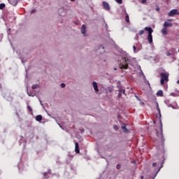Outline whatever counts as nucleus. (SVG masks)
I'll return each mask as SVG.
<instances>
[{"label":"nucleus","instance_id":"f257e3e1","mask_svg":"<svg viewBox=\"0 0 179 179\" xmlns=\"http://www.w3.org/2000/svg\"><path fill=\"white\" fill-rule=\"evenodd\" d=\"M138 64L136 59L128 55L122 57V61L119 63V66L120 69H128L129 65L131 66H135Z\"/></svg>","mask_w":179,"mask_h":179},{"label":"nucleus","instance_id":"f03ea898","mask_svg":"<svg viewBox=\"0 0 179 179\" xmlns=\"http://www.w3.org/2000/svg\"><path fill=\"white\" fill-rule=\"evenodd\" d=\"M144 30H145V31H148V40L150 44H152L153 43V36H152V33H153V29L150 27H145L144 28Z\"/></svg>","mask_w":179,"mask_h":179},{"label":"nucleus","instance_id":"7ed1b4c3","mask_svg":"<svg viewBox=\"0 0 179 179\" xmlns=\"http://www.w3.org/2000/svg\"><path fill=\"white\" fill-rule=\"evenodd\" d=\"M169 76L168 73H161V85H164V82H169Z\"/></svg>","mask_w":179,"mask_h":179},{"label":"nucleus","instance_id":"20e7f679","mask_svg":"<svg viewBox=\"0 0 179 179\" xmlns=\"http://www.w3.org/2000/svg\"><path fill=\"white\" fill-rule=\"evenodd\" d=\"M95 51H96V54H98V55H100L104 54L106 52V48H104V46H103L101 45H99L96 48Z\"/></svg>","mask_w":179,"mask_h":179},{"label":"nucleus","instance_id":"39448f33","mask_svg":"<svg viewBox=\"0 0 179 179\" xmlns=\"http://www.w3.org/2000/svg\"><path fill=\"white\" fill-rule=\"evenodd\" d=\"M157 136L158 138H160V139H163V124L161 123V127L159 131L157 130Z\"/></svg>","mask_w":179,"mask_h":179},{"label":"nucleus","instance_id":"423d86ee","mask_svg":"<svg viewBox=\"0 0 179 179\" xmlns=\"http://www.w3.org/2000/svg\"><path fill=\"white\" fill-rule=\"evenodd\" d=\"M175 15H179V12L178 9H173L171 10L168 16H170L171 17H173V16H175Z\"/></svg>","mask_w":179,"mask_h":179},{"label":"nucleus","instance_id":"0eeeda50","mask_svg":"<svg viewBox=\"0 0 179 179\" xmlns=\"http://www.w3.org/2000/svg\"><path fill=\"white\" fill-rule=\"evenodd\" d=\"M122 94H124V96H127V94H125V90L122 88H120L119 93L117 95L118 99H121V97H122Z\"/></svg>","mask_w":179,"mask_h":179},{"label":"nucleus","instance_id":"6e6552de","mask_svg":"<svg viewBox=\"0 0 179 179\" xmlns=\"http://www.w3.org/2000/svg\"><path fill=\"white\" fill-rule=\"evenodd\" d=\"M102 5L105 10H110V9H111V8L110 7V4L106 1H103Z\"/></svg>","mask_w":179,"mask_h":179},{"label":"nucleus","instance_id":"1a4fd4ad","mask_svg":"<svg viewBox=\"0 0 179 179\" xmlns=\"http://www.w3.org/2000/svg\"><path fill=\"white\" fill-rule=\"evenodd\" d=\"M92 87L95 90L96 93L99 92V85L95 81L92 83Z\"/></svg>","mask_w":179,"mask_h":179},{"label":"nucleus","instance_id":"9d476101","mask_svg":"<svg viewBox=\"0 0 179 179\" xmlns=\"http://www.w3.org/2000/svg\"><path fill=\"white\" fill-rule=\"evenodd\" d=\"M81 33L83 34L84 37H86L87 36L86 34V25L83 24L81 27Z\"/></svg>","mask_w":179,"mask_h":179},{"label":"nucleus","instance_id":"9b49d317","mask_svg":"<svg viewBox=\"0 0 179 179\" xmlns=\"http://www.w3.org/2000/svg\"><path fill=\"white\" fill-rule=\"evenodd\" d=\"M173 27V24L171 22H165L164 23V27H165L166 29H167V27Z\"/></svg>","mask_w":179,"mask_h":179},{"label":"nucleus","instance_id":"f8f14e48","mask_svg":"<svg viewBox=\"0 0 179 179\" xmlns=\"http://www.w3.org/2000/svg\"><path fill=\"white\" fill-rule=\"evenodd\" d=\"M8 1L13 6H16L17 5V0H8Z\"/></svg>","mask_w":179,"mask_h":179},{"label":"nucleus","instance_id":"ddd939ff","mask_svg":"<svg viewBox=\"0 0 179 179\" xmlns=\"http://www.w3.org/2000/svg\"><path fill=\"white\" fill-rule=\"evenodd\" d=\"M75 152H76V153H80L79 143H75Z\"/></svg>","mask_w":179,"mask_h":179},{"label":"nucleus","instance_id":"4468645a","mask_svg":"<svg viewBox=\"0 0 179 179\" xmlns=\"http://www.w3.org/2000/svg\"><path fill=\"white\" fill-rule=\"evenodd\" d=\"M59 13L60 16H65V9L60 8L59 10Z\"/></svg>","mask_w":179,"mask_h":179},{"label":"nucleus","instance_id":"2eb2a0df","mask_svg":"<svg viewBox=\"0 0 179 179\" xmlns=\"http://www.w3.org/2000/svg\"><path fill=\"white\" fill-rule=\"evenodd\" d=\"M124 13H125V14H126V22H127V23H129V15H128V13H127V10L126 9H124Z\"/></svg>","mask_w":179,"mask_h":179},{"label":"nucleus","instance_id":"dca6fc26","mask_svg":"<svg viewBox=\"0 0 179 179\" xmlns=\"http://www.w3.org/2000/svg\"><path fill=\"white\" fill-rule=\"evenodd\" d=\"M162 34H164V36L167 35V29L166 27L163 28L162 29Z\"/></svg>","mask_w":179,"mask_h":179},{"label":"nucleus","instance_id":"f3484780","mask_svg":"<svg viewBox=\"0 0 179 179\" xmlns=\"http://www.w3.org/2000/svg\"><path fill=\"white\" fill-rule=\"evenodd\" d=\"M157 96H160V97H163V91L162 90H159L157 92Z\"/></svg>","mask_w":179,"mask_h":179},{"label":"nucleus","instance_id":"a211bd4d","mask_svg":"<svg viewBox=\"0 0 179 179\" xmlns=\"http://www.w3.org/2000/svg\"><path fill=\"white\" fill-rule=\"evenodd\" d=\"M36 120L37 121H41V120H43V116L41 115H38L36 117Z\"/></svg>","mask_w":179,"mask_h":179},{"label":"nucleus","instance_id":"6ab92c4d","mask_svg":"<svg viewBox=\"0 0 179 179\" xmlns=\"http://www.w3.org/2000/svg\"><path fill=\"white\" fill-rule=\"evenodd\" d=\"M157 111L160 115V117H162V113H160V108H159V103H157Z\"/></svg>","mask_w":179,"mask_h":179},{"label":"nucleus","instance_id":"aec40b11","mask_svg":"<svg viewBox=\"0 0 179 179\" xmlns=\"http://www.w3.org/2000/svg\"><path fill=\"white\" fill-rule=\"evenodd\" d=\"M122 129H123V132H128V129H127V126H122Z\"/></svg>","mask_w":179,"mask_h":179},{"label":"nucleus","instance_id":"412c9836","mask_svg":"<svg viewBox=\"0 0 179 179\" xmlns=\"http://www.w3.org/2000/svg\"><path fill=\"white\" fill-rule=\"evenodd\" d=\"M27 94H28V96H29L31 97H34V96H35L34 94L29 92V90L28 89H27Z\"/></svg>","mask_w":179,"mask_h":179},{"label":"nucleus","instance_id":"4be33fe9","mask_svg":"<svg viewBox=\"0 0 179 179\" xmlns=\"http://www.w3.org/2000/svg\"><path fill=\"white\" fill-rule=\"evenodd\" d=\"M38 84H34L32 85V89H37L38 87Z\"/></svg>","mask_w":179,"mask_h":179},{"label":"nucleus","instance_id":"5701e85b","mask_svg":"<svg viewBox=\"0 0 179 179\" xmlns=\"http://www.w3.org/2000/svg\"><path fill=\"white\" fill-rule=\"evenodd\" d=\"M3 8H5V3H1L0 4V9H3Z\"/></svg>","mask_w":179,"mask_h":179},{"label":"nucleus","instance_id":"b1692460","mask_svg":"<svg viewBox=\"0 0 179 179\" xmlns=\"http://www.w3.org/2000/svg\"><path fill=\"white\" fill-rule=\"evenodd\" d=\"M144 33H145V31L141 30V31H139L138 34H139L140 36H142V35H143Z\"/></svg>","mask_w":179,"mask_h":179},{"label":"nucleus","instance_id":"393cba45","mask_svg":"<svg viewBox=\"0 0 179 179\" xmlns=\"http://www.w3.org/2000/svg\"><path fill=\"white\" fill-rule=\"evenodd\" d=\"M115 1L117 2V3H119L120 5L122 3V0H115Z\"/></svg>","mask_w":179,"mask_h":179},{"label":"nucleus","instance_id":"a878e982","mask_svg":"<svg viewBox=\"0 0 179 179\" xmlns=\"http://www.w3.org/2000/svg\"><path fill=\"white\" fill-rule=\"evenodd\" d=\"M160 169H162V167H160L158 171H157V173H155L154 178L152 179H155L156 178V176H157V173H159V171H160Z\"/></svg>","mask_w":179,"mask_h":179},{"label":"nucleus","instance_id":"bb28decb","mask_svg":"<svg viewBox=\"0 0 179 179\" xmlns=\"http://www.w3.org/2000/svg\"><path fill=\"white\" fill-rule=\"evenodd\" d=\"M113 128H114V130H115V131H118V126L115 125V126L113 127Z\"/></svg>","mask_w":179,"mask_h":179},{"label":"nucleus","instance_id":"cd10ccee","mask_svg":"<svg viewBox=\"0 0 179 179\" xmlns=\"http://www.w3.org/2000/svg\"><path fill=\"white\" fill-rule=\"evenodd\" d=\"M155 10H157V12H160V8H159V6H157Z\"/></svg>","mask_w":179,"mask_h":179},{"label":"nucleus","instance_id":"c85d7f7f","mask_svg":"<svg viewBox=\"0 0 179 179\" xmlns=\"http://www.w3.org/2000/svg\"><path fill=\"white\" fill-rule=\"evenodd\" d=\"M116 168H117V170H120V169H121V165L120 164H117L116 166Z\"/></svg>","mask_w":179,"mask_h":179},{"label":"nucleus","instance_id":"c756f323","mask_svg":"<svg viewBox=\"0 0 179 179\" xmlns=\"http://www.w3.org/2000/svg\"><path fill=\"white\" fill-rule=\"evenodd\" d=\"M60 86H61V87L62 88V89H64V87H65V83H62L61 85H60Z\"/></svg>","mask_w":179,"mask_h":179},{"label":"nucleus","instance_id":"7c9ffc66","mask_svg":"<svg viewBox=\"0 0 179 179\" xmlns=\"http://www.w3.org/2000/svg\"><path fill=\"white\" fill-rule=\"evenodd\" d=\"M134 52H136V47L135 45L133 46Z\"/></svg>","mask_w":179,"mask_h":179},{"label":"nucleus","instance_id":"2f4dec72","mask_svg":"<svg viewBox=\"0 0 179 179\" xmlns=\"http://www.w3.org/2000/svg\"><path fill=\"white\" fill-rule=\"evenodd\" d=\"M166 55L168 56V57H170V55H171V54L170 53V52H167L166 53Z\"/></svg>","mask_w":179,"mask_h":179},{"label":"nucleus","instance_id":"473e14b6","mask_svg":"<svg viewBox=\"0 0 179 179\" xmlns=\"http://www.w3.org/2000/svg\"><path fill=\"white\" fill-rule=\"evenodd\" d=\"M31 13H36V9H33V10L31 11Z\"/></svg>","mask_w":179,"mask_h":179},{"label":"nucleus","instance_id":"72a5a7b5","mask_svg":"<svg viewBox=\"0 0 179 179\" xmlns=\"http://www.w3.org/2000/svg\"><path fill=\"white\" fill-rule=\"evenodd\" d=\"M147 1L148 0H142V3H146Z\"/></svg>","mask_w":179,"mask_h":179},{"label":"nucleus","instance_id":"f704fd0d","mask_svg":"<svg viewBox=\"0 0 179 179\" xmlns=\"http://www.w3.org/2000/svg\"><path fill=\"white\" fill-rule=\"evenodd\" d=\"M141 73L143 75V76H144V80L146 79V77H145V75L143 74V72L142 71V70H141Z\"/></svg>","mask_w":179,"mask_h":179},{"label":"nucleus","instance_id":"c9c22d12","mask_svg":"<svg viewBox=\"0 0 179 179\" xmlns=\"http://www.w3.org/2000/svg\"><path fill=\"white\" fill-rule=\"evenodd\" d=\"M27 108H28V109H29L30 111H33V109H31V107L28 106Z\"/></svg>","mask_w":179,"mask_h":179},{"label":"nucleus","instance_id":"e433bc0d","mask_svg":"<svg viewBox=\"0 0 179 179\" xmlns=\"http://www.w3.org/2000/svg\"><path fill=\"white\" fill-rule=\"evenodd\" d=\"M157 165V164H156V162L152 164L153 167H156Z\"/></svg>","mask_w":179,"mask_h":179},{"label":"nucleus","instance_id":"4c0bfd02","mask_svg":"<svg viewBox=\"0 0 179 179\" xmlns=\"http://www.w3.org/2000/svg\"><path fill=\"white\" fill-rule=\"evenodd\" d=\"M39 101L41 103V106H43V102L41 101V99H39Z\"/></svg>","mask_w":179,"mask_h":179},{"label":"nucleus","instance_id":"58836bf2","mask_svg":"<svg viewBox=\"0 0 179 179\" xmlns=\"http://www.w3.org/2000/svg\"><path fill=\"white\" fill-rule=\"evenodd\" d=\"M168 22H173V20L169 19V20H168Z\"/></svg>","mask_w":179,"mask_h":179},{"label":"nucleus","instance_id":"ea45409f","mask_svg":"<svg viewBox=\"0 0 179 179\" xmlns=\"http://www.w3.org/2000/svg\"><path fill=\"white\" fill-rule=\"evenodd\" d=\"M146 83H148V85L149 86H150V83H149V81H146Z\"/></svg>","mask_w":179,"mask_h":179},{"label":"nucleus","instance_id":"a19ab883","mask_svg":"<svg viewBox=\"0 0 179 179\" xmlns=\"http://www.w3.org/2000/svg\"><path fill=\"white\" fill-rule=\"evenodd\" d=\"M141 106H143L145 104V103L141 102Z\"/></svg>","mask_w":179,"mask_h":179},{"label":"nucleus","instance_id":"79ce46f5","mask_svg":"<svg viewBox=\"0 0 179 179\" xmlns=\"http://www.w3.org/2000/svg\"><path fill=\"white\" fill-rule=\"evenodd\" d=\"M106 29H108V25H107V24H106Z\"/></svg>","mask_w":179,"mask_h":179},{"label":"nucleus","instance_id":"37998d69","mask_svg":"<svg viewBox=\"0 0 179 179\" xmlns=\"http://www.w3.org/2000/svg\"><path fill=\"white\" fill-rule=\"evenodd\" d=\"M136 98L139 100V98L138 97V96L136 95Z\"/></svg>","mask_w":179,"mask_h":179},{"label":"nucleus","instance_id":"c03bdc74","mask_svg":"<svg viewBox=\"0 0 179 179\" xmlns=\"http://www.w3.org/2000/svg\"><path fill=\"white\" fill-rule=\"evenodd\" d=\"M47 174H48L47 173H44L43 176H45V175H47Z\"/></svg>","mask_w":179,"mask_h":179},{"label":"nucleus","instance_id":"a18cd8bd","mask_svg":"<svg viewBox=\"0 0 179 179\" xmlns=\"http://www.w3.org/2000/svg\"><path fill=\"white\" fill-rule=\"evenodd\" d=\"M71 2H75V0H70Z\"/></svg>","mask_w":179,"mask_h":179},{"label":"nucleus","instance_id":"49530a36","mask_svg":"<svg viewBox=\"0 0 179 179\" xmlns=\"http://www.w3.org/2000/svg\"><path fill=\"white\" fill-rule=\"evenodd\" d=\"M141 179H143V176H141Z\"/></svg>","mask_w":179,"mask_h":179},{"label":"nucleus","instance_id":"de8ad7c7","mask_svg":"<svg viewBox=\"0 0 179 179\" xmlns=\"http://www.w3.org/2000/svg\"><path fill=\"white\" fill-rule=\"evenodd\" d=\"M114 71H117V68H114Z\"/></svg>","mask_w":179,"mask_h":179},{"label":"nucleus","instance_id":"09e8293b","mask_svg":"<svg viewBox=\"0 0 179 179\" xmlns=\"http://www.w3.org/2000/svg\"><path fill=\"white\" fill-rule=\"evenodd\" d=\"M178 85H179V80L177 81Z\"/></svg>","mask_w":179,"mask_h":179},{"label":"nucleus","instance_id":"8fccbe9b","mask_svg":"<svg viewBox=\"0 0 179 179\" xmlns=\"http://www.w3.org/2000/svg\"><path fill=\"white\" fill-rule=\"evenodd\" d=\"M153 123H154V124H156V122L154 121Z\"/></svg>","mask_w":179,"mask_h":179},{"label":"nucleus","instance_id":"3c124183","mask_svg":"<svg viewBox=\"0 0 179 179\" xmlns=\"http://www.w3.org/2000/svg\"><path fill=\"white\" fill-rule=\"evenodd\" d=\"M58 125H59V127H61V124H58Z\"/></svg>","mask_w":179,"mask_h":179},{"label":"nucleus","instance_id":"603ef678","mask_svg":"<svg viewBox=\"0 0 179 179\" xmlns=\"http://www.w3.org/2000/svg\"><path fill=\"white\" fill-rule=\"evenodd\" d=\"M139 50H141V49H138V51H139Z\"/></svg>","mask_w":179,"mask_h":179},{"label":"nucleus","instance_id":"864d4df0","mask_svg":"<svg viewBox=\"0 0 179 179\" xmlns=\"http://www.w3.org/2000/svg\"><path fill=\"white\" fill-rule=\"evenodd\" d=\"M178 52H179V49H178Z\"/></svg>","mask_w":179,"mask_h":179}]
</instances>
